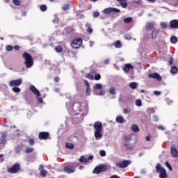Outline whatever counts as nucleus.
Returning a JSON list of instances; mask_svg holds the SVG:
<instances>
[{
    "label": "nucleus",
    "mask_w": 178,
    "mask_h": 178,
    "mask_svg": "<svg viewBox=\"0 0 178 178\" xmlns=\"http://www.w3.org/2000/svg\"><path fill=\"white\" fill-rule=\"evenodd\" d=\"M66 106L70 115H74V118L79 119L78 122H83L84 116H87L88 113V104L87 103L76 102L72 105L70 102H67Z\"/></svg>",
    "instance_id": "nucleus-1"
},
{
    "label": "nucleus",
    "mask_w": 178,
    "mask_h": 178,
    "mask_svg": "<svg viewBox=\"0 0 178 178\" xmlns=\"http://www.w3.org/2000/svg\"><path fill=\"white\" fill-rule=\"evenodd\" d=\"M95 129V140H101L102 138V123L101 122H95L93 124Z\"/></svg>",
    "instance_id": "nucleus-2"
},
{
    "label": "nucleus",
    "mask_w": 178,
    "mask_h": 178,
    "mask_svg": "<svg viewBox=\"0 0 178 178\" xmlns=\"http://www.w3.org/2000/svg\"><path fill=\"white\" fill-rule=\"evenodd\" d=\"M22 58L24 59V65L27 69H30L33 67V65H34V60H33V56L27 52H24L22 54Z\"/></svg>",
    "instance_id": "nucleus-3"
},
{
    "label": "nucleus",
    "mask_w": 178,
    "mask_h": 178,
    "mask_svg": "<svg viewBox=\"0 0 178 178\" xmlns=\"http://www.w3.org/2000/svg\"><path fill=\"white\" fill-rule=\"evenodd\" d=\"M156 171L159 173V178H168V173L166 172V170L161 165V163H157L156 165Z\"/></svg>",
    "instance_id": "nucleus-4"
},
{
    "label": "nucleus",
    "mask_w": 178,
    "mask_h": 178,
    "mask_svg": "<svg viewBox=\"0 0 178 178\" xmlns=\"http://www.w3.org/2000/svg\"><path fill=\"white\" fill-rule=\"evenodd\" d=\"M29 90L33 92L34 95H35L39 104H42L44 102V100L42 99L41 97V93L40 92V90L35 88L33 85L29 87Z\"/></svg>",
    "instance_id": "nucleus-5"
},
{
    "label": "nucleus",
    "mask_w": 178,
    "mask_h": 178,
    "mask_svg": "<svg viewBox=\"0 0 178 178\" xmlns=\"http://www.w3.org/2000/svg\"><path fill=\"white\" fill-rule=\"evenodd\" d=\"M131 164V161L130 160H123L122 161H120L118 163H115L116 168H118L119 169H124L125 168H127L129 165Z\"/></svg>",
    "instance_id": "nucleus-6"
},
{
    "label": "nucleus",
    "mask_w": 178,
    "mask_h": 178,
    "mask_svg": "<svg viewBox=\"0 0 178 178\" xmlns=\"http://www.w3.org/2000/svg\"><path fill=\"white\" fill-rule=\"evenodd\" d=\"M102 88V84L101 83H97L93 88V94L95 95H105V91L104 90H100L99 92H97V90H101Z\"/></svg>",
    "instance_id": "nucleus-7"
},
{
    "label": "nucleus",
    "mask_w": 178,
    "mask_h": 178,
    "mask_svg": "<svg viewBox=\"0 0 178 178\" xmlns=\"http://www.w3.org/2000/svg\"><path fill=\"white\" fill-rule=\"evenodd\" d=\"M6 132L1 133V136L0 138V151H2L5 146L6 145Z\"/></svg>",
    "instance_id": "nucleus-8"
},
{
    "label": "nucleus",
    "mask_w": 178,
    "mask_h": 178,
    "mask_svg": "<svg viewBox=\"0 0 178 178\" xmlns=\"http://www.w3.org/2000/svg\"><path fill=\"white\" fill-rule=\"evenodd\" d=\"M83 44V40L81 38L74 39L71 42V47L74 49L80 48Z\"/></svg>",
    "instance_id": "nucleus-9"
},
{
    "label": "nucleus",
    "mask_w": 178,
    "mask_h": 178,
    "mask_svg": "<svg viewBox=\"0 0 178 178\" xmlns=\"http://www.w3.org/2000/svg\"><path fill=\"white\" fill-rule=\"evenodd\" d=\"M19 170H20V163H15L14 165H13L11 168H10L8 170V173L15 174V173H17Z\"/></svg>",
    "instance_id": "nucleus-10"
},
{
    "label": "nucleus",
    "mask_w": 178,
    "mask_h": 178,
    "mask_svg": "<svg viewBox=\"0 0 178 178\" xmlns=\"http://www.w3.org/2000/svg\"><path fill=\"white\" fill-rule=\"evenodd\" d=\"M104 15H109V13H120V10L116 8H107L103 10Z\"/></svg>",
    "instance_id": "nucleus-11"
},
{
    "label": "nucleus",
    "mask_w": 178,
    "mask_h": 178,
    "mask_svg": "<svg viewBox=\"0 0 178 178\" xmlns=\"http://www.w3.org/2000/svg\"><path fill=\"white\" fill-rule=\"evenodd\" d=\"M22 83H23V80L22 79V78L15 80H12L9 82V86L19 87V86H22Z\"/></svg>",
    "instance_id": "nucleus-12"
},
{
    "label": "nucleus",
    "mask_w": 178,
    "mask_h": 178,
    "mask_svg": "<svg viewBox=\"0 0 178 178\" xmlns=\"http://www.w3.org/2000/svg\"><path fill=\"white\" fill-rule=\"evenodd\" d=\"M65 173H74L76 172V167L74 165H65L63 168Z\"/></svg>",
    "instance_id": "nucleus-13"
},
{
    "label": "nucleus",
    "mask_w": 178,
    "mask_h": 178,
    "mask_svg": "<svg viewBox=\"0 0 178 178\" xmlns=\"http://www.w3.org/2000/svg\"><path fill=\"white\" fill-rule=\"evenodd\" d=\"M106 170V166L105 165H99L93 170V173H95L96 175H99V173H102V172H105Z\"/></svg>",
    "instance_id": "nucleus-14"
},
{
    "label": "nucleus",
    "mask_w": 178,
    "mask_h": 178,
    "mask_svg": "<svg viewBox=\"0 0 178 178\" xmlns=\"http://www.w3.org/2000/svg\"><path fill=\"white\" fill-rule=\"evenodd\" d=\"M148 77L149 79H156V80H157V81H162V76H161V75H159V74H158L156 72H154L152 74H149Z\"/></svg>",
    "instance_id": "nucleus-15"
},
{
    "label": "nucleus",
    "mask_w": 178,
    "mask_h": 178,
    "mask_svg": "<svg viewBox=\"0 0 178 178\" xmlns=\"http://www.w3.org/2000/svg\"><path fill=\"white\" fill-rule=\"evenodd\" d=\"M94 159V156H90L88 159L84 156H81L79 159V162L81 163H87V162H90V161H92Z\"/></svg>",
    "instance_id": "nucleus-16"
},
{
    "label": "nucleus",
    "mask_w": 178,
    "mask_h": 178,
    "mask_svg": "<svg viewBox=\"0 0 178 178\" xmlns=\"http://www.w3.org/2000/svg\"><path fill=\"white\" fill-rule=\"evenodd\" d=\"M122 69L124 73H129L130 70H133V69H134V67L131 64L128 63L125 64Z\"/></svg>",
    "instance_id": "nucleus-17"
},
{
    "label": "nucleus",
    "mask_w": 178,
    "mask_h": 178,
    "mask_svg": "<svg viewBox=\"0 0 178 178\" xmlns=\"http://www.w3.org/2000/svg\"><path fill=\"white\" fill-rule=\"evenodd\" d=\"M40 140H48L49 138V133L48 132H40L39 134Z\"/></svg>",
    "instance_id": "nucleus-18"
},
{
    "label": "nucleus",
    "mask_w": 178,
    "mask_h": 178,
    "mask_svg": "<svg viewBox=\"0 0 178 178\" xmlns=\"http://www.w3.org/2000/svg\"><path fill=\"white\" fill-rule=\"evenodd\" d=\"M145 27H146L147 31H151V30H152V29L155 27V22H147L146 23Z\"/></svg>",
    "instance_id": "nucleus-19"
},
{
    "label": "nucleus",
    "mask_w": 178,
    "mask_h": 178,
    "mask_svg": "<svg viewBox=\"0 0 178 178\" xmlns=\"http://www.w3.org/2000/svg\"><path fill=\"white\" fill-rule=\"evenodd\" d=\"M170 29H177L178 28V20L173 19L170 22Z\"/></svg>",
    "instance_id": "nucleus-20"
},
{
    "label": "nucleus",
    "mask_w": 178,
    "mask_h": 178,
    "mask_svg": "<svg viewBox=\"0 0 178 178\" xmlns=\"http://www.w3.org/2000/svg\"><path fill=\"white\" fill-rule=\"evenodd\" d=\"M159 33V29H154L151 33V38L154 40L158 37V33Z\"/></svg>",
    "instance_id": "nucleus-21"
},
{
    "label": "nucleus",
    "mask_w": 178,
    "mask_h": 178,
    "mask_svg": "<svg viewBox=\"0 0 178 178\" xmlns=\"http://www.w3.org/2000/svg\"><path fill=\"white\" fill-rule=\"evenodd\" d=\"M171 154L174 156V158L178 157V152L175 146H171Z\"/></svg>",
    "instance_id": "nucleus-22"
},
{
    "label": "nucleus",
    "mask_w": 178,
    "mask_h": 178,
    "mask_svg": "<svg viewBox=\"0 0 178 178\" xmlns=\"http://www.w3.org/2000/svg\"><path fill=\"white\" fill-rule=\"evenodd\" d=\"M122 8H127V0H116Z\"/></svg>",
    "instance_id": "nucleus-23"
},
{
    "label": "nucleus",
    "mask_w": 178,
    "mask_h": 178,
    "mask_svg": "<svg viewBox=\"0 0 178 178\" xmlns=\"http://www.w3.org/2000/svg\"><path fill=\"white\" fill-rule=\"evenodd\" d=\"M117 123H124L126 121L124 120V118L122 116H118L115 119Z\"/></svg>",
    "instance_id": "nucleus-24"
},
{
    "label": "nucleus",
    "mask_w": 178,
    "mask_h": 178,
    "mask_svg": "<svg viewBox=\"0 0 178 178\" xmlns=\"http://www.w3.org/2000/svg\"><path fill=\"white\" fill-rule=\"evenodd\" d=\"M131 129L134 133H138L140 131V128H138L137 124H133L131 126Z\"/></svg>",
    "instance_id": "nucleus-25"
},
{
    "label": "nucleus",
    "mask_w": 178,
    "mask_h": 178,
    "mask_svg": "<svg viewBox=\"0 0 178 178\" xmlns=\"http://www.w3.org/2000/svg\"><path fill=\"white\" fill-rule=\"evenodd\" d=\"M114 47L115 48H122V47H123V44H122V42H120V40H117L115 43H114Z\"/></svg>",
    "instance_id": "nucleus-26"
},
{
    "label": "nucleus",
    "mask_w": 178,
    "mask_h": 178,
    "mask_svg": "<svg viewBox=\"0 0 178 178\" xmlns=\"http://www.w3.org/2000/svg\"><path fill=\"white\" fill-rule=\"evenodd\" d=\"M137 86H138V84H137V83H136V82H131V83H129V87H130V88H131L132 90H136V89L137 88Z\"/></svg>",
    "instance_id": "nucleus-27"
},
{
    "label": "nucleus",
    "mask_w": 178,
    "mask_h": 178,
    "mask_svg": "<svg viewBox=\"0 0 178 178\" xmlns=\"http://www.w3.org/2000/svg\"><path fill=\"white\" fill-rule=\"evenodd\" d=\"M63 50V49H62V46H60V45H58L55 47V51L58 54H60V52H62Z\"/></svg>",
    "instance_id": "nucleus-28"
},
{
    "label": "nucleus",
    "mask_w": 178,
    "mask_h": 178,
    "mask_svg": "<svg viewBox=\"0 0 178 178\" xmlns=\"http://www.w3.org/2000/svg\"><path fill=\"white\" fill-rule=\"evenodd\" d=\"M135 104L136 106H143V102L141 101V99H138L136 100Z\"/></svg>",
    "instance_id": "nucleus-29"
},
{
    "label": "nucleus",
    "mask_w": 178,
    "mask_h": 178,
    "mask_svg": "<svg viewBox=\"0 0 178 178\" xmlns=\"http://www.w3.org/2000/svg\"><path fill=\"white\" fill-rule=\"evenodd\" d=\"M108 92L111 95H115V94H116V90L115 89V88L111 87V88H110Z\"/></svg>",
    "instance_id": "nucleus-30"
},
{
    "label": "nucleus",
    "mask_w": 178,
    "mask_h": 178,
    "mask_svg": "<svg viewBox=\"0 0 178 178\" xmlns=\"http://www.w3.org/2000/svg\"><path fill=\"white\" fill-rule=\"evenodd\" d=\"M178 71L177 67L176 66H172L170 72L172 74H176V72Z\"/></svg>",
    "instance_id": "nucleus-31"
},
{
    "label": "nucleus",
    "mask_w": 178,
    "mask_h": 178,
    "mask_svg": "<svg viewBox=\"0 0 178 178\" xmlns=\"http://www.w3.org/2000/svg\"><path fill=\"white\" fill-rule=\"evenodd\" d=\"M160 25L163 30H166V29H168V24L166 22H161Z\"/></svg>",
    "instance_id": "nucleus-32"
},
{
    "label": "nucleus",
    "mask_w": 178,
    "mask_h": 178,
    "mask_svg": "<svg viewBox=\"0 0 178 178\" xmlns=\"http://www.w3.org/2000/svg\"><path fill=\"white\" fill-rule=\"evenodd\" d=\"M13 92L19 93V92H20V91H22V90L20 89V88H19L17 86H14L13 88Z\"/></svg>",
    "instance_id": "nucleus-33"
},
{
    "label": "nucleus",
    "mask_w": 178,
    "mask_h": 178,
    "mask_svg": "<svg viewBox=\"0 0 178 178\" xmlns=\"http://www.w3.org/2000/svg\"><path fill=\"white\" fill-rule=\"evenodd\" d=\"M170 41L172 44H176V42H177V38H176V36H172L170 38Z\"/></svg>",
    "instance_id": "nucleus-34"
},
{
    "label": "nucleus",
    "mask_w": 178,
    "mask_h": 178,
    "mask_svg": "<svg viewBox=\"0 0 178 178\" xmlns=\"http://www.w3.org/2000/svg\"><path fill=\"white\" fill-rule=\"evenodd\" d=\"M131 22H133V18L131 17H127L124 19V23L129 24V23H131Z\"/></svg>",
    "instance_id": "nucleus-35"
},
{
    "label": "nucleus",
    "mask_w": 178,
    "mask_h": 178,
    "mask_svg": "<svg viewBox=\"0 0 178 178\" xmlns=\"http://www.w3.org/2000/svg\"><path fill=\"white\" fill-rule=\"evenodd\" d=\"M33 151H34V148L33 147H26V149H25V152L26 154H30V152H33Z\"/></svg>",
    "instance_id": "nucleus-36"
},
{
    "label": "nucleus",
    "mask_w": 178,
    "mask_h": 178,
    "mask_svg": "<svg viewBox=\"0 0 178 178\" xmlns=\"http://www.w3.org/2000/svg\"><path fill=\"white\" fill-rule=\"evenodd\" d=\"M22 151V147L20 146H17L15 148V153L17 154H20V152Z\"/></svg>",
    "instance_id": "nucleus-37"
},
{
    "label": "nucleus",
    "mask_w": 178,
    "mask_h": 178,
    "mask_svg": "<svg viewBox=\"0 0 178 178\" xmlns=\"http://www.w3.org/2000/svg\"><path fill=\"white\" fill-rule=\"evenodd\" d=\"M65 147L70 149H73V148H74V146L72 143H66Z\"/></svg>",
    "instance_id": "nucleus-38"
},
{
    "label": "nucleus",
    "mask_w": 178,
    "mask_h": 178,
    "mask_svg": "<svg viewBox=\"0 0 178 178\" xmlns=\"http://www.w3.org/2000/svg\"><path fill=\"white\" fill-rule=\"evenodd\" d=\"M40 176L42 177H45L47 176V170H42L40 171Z\"/></svg>",
    "instance_id": "nucleus-39"
},
{
    "label": "nucleus",
    "mask_w": 178,
    "mask_h": 178,
    "mask_svg": "<svg viewBox=\"0 0 178 178\" xmlns=\"http://www.w3.org/2000/svg\"><path fill=\"white\" fill-rule=\"evenodd\" d=\"M86 27H88L86 30L87 33H92V29H91V27H90V24H86Z\"/></svg>",
    "instance_id": "nucleus-40"
},
{
    "label": "nucleus",
    "mask_w": 178,
    "mask_h": 178,
    "mask_svg": "<svg viewBox=\"0 0 178 178\" xmlns=\"http://www.w3.org/2000/svg\"><path fill=\"white\" fill-rule=\"evenodd\" d=\"M6 49L8 51H13V46H12V45H7L6 47Z\"/></svg>",
    "instance_id": "nucleus-41"
},
{
    "label": "nucleus",
    "mask_w": 178,
    "mask_h": 178,
    "mask_svg": "<svg viewBox=\"0 0 178 178\" xmlns=\"http://www.w3.org/2000/svg\"><path fill=\"white\" fill-rule=\"evenodd\" d=\"M90 94H91V88H90V86H89V87L86 88V95H90Z\"/></svg>",
    "instance_id": "nucleus-42"
},
{
    "label": "nucleus",
    "mask_w": 178,
    "mask_h": 178,
    "mask_svg": "<svg viewBox=\"0 0 178 178\" xmlns=\"http://www.w3.org/2000/svg\"><path fill=\"white\" fill-rule=\"evenodd\" d=\"M99 155L100 156H106V152L105 150H100Z\"/></svg>",
    "instance_id": "nucleus-43"
},
{
    "label": "nucleus",
    "mask_w": 178,
    "mask_h": 178,
    "mask_svg": "<svg viewBox=\"0 0 178 178\" xmlns=\"http://www.w3.org/2000/svg\"><path fill=\"white\" fill-rule=\"evenodd\" d=\"M165 165L167 166L168 169H169V170H170V171L173 170V168H172V165H170L169 162L166 161Z\"/></svg>",
    "instance_id": "nucleus-44"
},
{
    "label": "nucleus",
    "mask_w": 178,
    "mask_h": 178,
    "mask_svg": "<svg viewBox=\"0 0 178 178\" xmlns=\"http://www.w3.org/2000/svg\"><path fill=\"white\" fill-rule=\"evenodd\" d=\"M40 9L42 12H45V10H47V6L45 5H42L40 6Z\"/></svg>",
    "instance_id": "nucleus-45"
},
{
    "label": "nucleus",
    "mask_w": 178,
    "mask_h": 178,
    "mask_svg": "<svg viewBox=\"0 0 178 178\" xmlns=\"http://www.w3.org/2000/svg\"><path fill=\"white\" fill-rule=\"evenodd\" d=\"M86 79H89V80H93L94 79V76H92V75H91V74H86Z\"/></svg>",
    "instance_id": "nucleus-46"
},
{
    "label": "nucleus",
    "mask_w": 178,
    "mask_h": 178,
    "mask_svg": "<svg viewBox=\"0 0 178 178\" xmlns=\"http://www.w3.org/2000/svg\"><path fill=\"white\" fill-rule=\"evenodd\" d=\"M130 111H131L130 108H124L123 113L124 115H127V113H130Z\"/></svg>",
    "instance_id": "nucleus-47"
},
{
    "label": "nucleus",
    "mask_w": 178,
    "mask_h": 178,
    "mask_svg": "<svg viewBox=\"0 0 178 178\" xmlns=\"http://www.w3.org/2000/svg\"><path fill=\"white\" fill-rule=\"evenodd\" d=\"M63 10H69V4H65L63 8Z\"/></svg>",
    "instance_id": "nucleus-48"
},
{
    "label": "nucleus",
    "mask_w": 178,
    "mask_h": 178,
    "mask_svg": "<svg viewBox=\"0 0 178 178\" xmlns=\"http://www.w3.org/2000/svg\"><path fill=\"white\" fill-rule=\"evenodd\" d=\"M99 17V12L95 11L93 13V17L97 18Z\"/></svg>",
    "instance_id": "nucleus-49"
},
{
    "label": "nucleus",
    "mask_w": 178,
    "mask_h": 178,
    "mask_svg": "<svg viewBox=\"0 0 178 178\" xmlns=\"http://www.w3.org/2000/svg\"><path fill=\"white\" fill-rule=\"evenodd\" d=\"M124 146L126 147V148H127V149H133V146L130 145V144L129 143H126Z\"/></svg>",
    "instance_id": "nucleus-50"
},
{
    "label": "nucleus",
    "mask_w": 178,
    "mask_h": 178,
    "mask_svg": "<svg viewBox=\"0 0 178 178\" xmlns=\"http://www.w3.org/2000/svg\"><path fill=\"white\" fill-rule=\"evenodd\" d=\"M28 143H29V145H34V140L33 139H29V140H28Z\"/></svg>",
    "instance_id": "nucleus-51"
},
{
    "label": "nucleus",
    "mask_w": 178,
    "mask_h": 178,
    "mask_svg": "<svg viewBox=\"0 0 178 178\" xmlns=\"http://www.w3.org/2000/svg\"><path fill=\"white\" fill-rule=\"evenodd\" d=\"M95 80H101V74H97L95 76Z\"/></svg>",
    "instance_id": "nucleus-52"
},
{
    "label": "nucleus",
    "mask_w": 178,
    "mask_h": 178,
    "mask_svg": "<svg viewBox=\"0 0 178 178\" xmlns=\"http://www.w3.org/2000/svg\"><path fill=\"white\" fill-rule=\"evenodd\" d=\"M4 155L3 154H0V163H2L3 161H5V159L3 158Z\"/></svg>",
    "instance_id": "nucleus-53"
},
{
    "label": "nucleus",
    "mask_w": 178,
    "mask_h": 178,
    "mask_svg": "<svg viewBox=\"0 0 178 178\" xmlns=\"http://www.w3.org/2000/svg\"><path fill=\"white\" fill-rule=\"evenodd\" d=\"M134 3H137L138 5H141V3H143V1L142 0H135L134 1Z\"/></svg>",
    "instance_id": "nucleus-54"
},
{
    "label": "nucleus",
    "mask_w": 178,
    "mask_h": 178,
    "mask_svg": "<svg viewBox=\"0 0 178 178\" xmlns=\"http://www.w3.org/2000/svg\"><path fill=\"white\" fill-rule=\"evenodd\" d=\"M13 3H15L16 6H19V5H20V1H19V0H13Z\"/></svg>",
    "instance_id": "nucleus-55"
},
{
    "label": "nucleus",
    "mask_w": 178,
    "mask_h": 178,
    "mask_svg": "<svg viewBox=\"0 0 178 178\" xmlns=\"http://www.w3.org/2000/svg\"><path fill=\"white\" fill-rule=\"evenodd\" d=\"M83 83H84L85 86H86V88L90 87V83H88V81L85 79V80H83Z\"/></svg>",
    "instance_id": "nucleus-56"
},
{
    "label": "nucleus",
    "mask_w": 178,
    "mask_h": 178,
    "mask_svg": "<svg viewBox=\"0 0 178 178\" xmlns=\"http://www.w3.org/2000/svg\"><path fill=\"white\" fill-rule=\"evenodd\" d=\"M154 95H161V92L158 91V90H154Z\"/></svg>",
    "instance_id": "nucleus-57"
},
{
    "label": "nucleus",
    "mask_w": 178,
    "mask_h": 178,
    "mask_svg": "<svg viewBox=\"0 0 178 178\" xmlns=\"http://www.w3.org/2000/svg\"><path fill=\"white\" fill-rule=\"evenodd\" d=\"M109 62H111V60L109 58H107L104 60V65H108Z\"/></svg>",
    "instance_id": "nucleus-58"
},
{
    "label": "nucleus",
    "mask_w": 178,
    "mask_h": 178,
    "mask_svg": "<svg viewBox=\"0 0 178 178\" xmlns=\"http://www.w3.org/2000/svg\"><path fill=\"white\" fill-rule=\"evenodd\" d=\"M158 129H159V130H162V131L165 130V127H163V126H162V125H159L158 127Z\"/></svg>",
    "instance_id": "nucleus-59"
},
{
    "label": "nucleus",
    "mask_w": 178,
    "mask_h": 178,
    "mask_svg": "<svg viewBox=\"0 0 178 178\" xmlns=\"http://www.w3.org/2000/svg\"><path fill=\"white\" fill-rule=\"evenodd\" d=\"M153 120H154V122H158V116L153 115Z\"/></svg>",
    "instance_id": "nucleus-60"
},
{
    "label": "nucleus",
    "mask_w": 178,
    "mask_h": 178,
    "mask_svg": "<svg viewBox=\"0 0 178 178\" xmlns=\"http://www.w3.org/2000/svg\"><path fill=\"white\" fill-rule=\"evenodd\" d=\"M14 49H15V51H19V49H20V47L19 45H15L14 47Z\"/></svg>",
    "instance_id": "nucleus-61"
},
{
    "label": "nucleus",
    "mask_w": 178,
    "mask_h": 178,
    "mask_svg": "<svg viewBox=\"0 0 178 178\" xmlns=\"http://www.w3.org/2000/svg\"><path fill=\"white\" fill-rule=\"evenodd\" d=\"M124 141H129V140H130V138L129 136H126L124 137Z\"/></svg>",
    "instance_id": "nucleus-62"
},
{
    "label": "nucleus",
    "mask_w": 178,
    "mask_h": 178,
    "mask_svg": "<svg viewBox=\"0 0 178 178\" xmlns=\"http://www.w3.org/2000/svg\"><path fill=\"white\" fill-rule=\"evenodd\" d=\"M122 99H123V95H120V97H119V101H120V102H122Z\"/></svg>",
    "instance_id": "nucleus-63"
},
{
    "label": "nucleus",
    "mask_w": 178,
    "mask_h": 178,
    "mask_svg": "<svg viewBox=\"0 0 178 178\" xmlns=\"http://www.w3.org/2000/svg\"><path fill=\"white\" fill-rule=\"evenodd\" d=\"M110 178H120V177H119L118 175H113Z\"/></svg>",
    "instance_id": "nucleus-64"
}]
</instances>
